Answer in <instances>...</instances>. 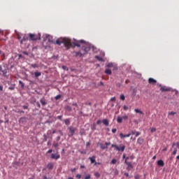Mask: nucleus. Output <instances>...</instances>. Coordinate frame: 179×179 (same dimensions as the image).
<instances>
[{"label":"nucleus","instance_id":"nucleus-1","mask_svg":"<svg viewBox=\"0 0 179 179\" xmlns=\"http://www.w3.org/2000/svg\"><path fill=\"white\" fill-rule=\"evenodd\" d=\"M73 44L76 47H80L82 48V50L84 51L83 52V54H86V52H87V47H89V43H87L86 41L83 40L75 41L73 42Z\"/></svg>","mask_w":179,"mask_h":179},{"label":"nucleus","instance_id":"nucleus-2","mask_svg":"<svg viewBox=\"0 0 179 179\" xmlns=\"http://www.w3.org/2000/svg\"><path fill=\"white\" fill-rule=\"evenodd\" d=\"M56 44L57 45H61V44H64L66 48H71L72 47V42H71V39L68 38H60L56 41Z\"/></svg>","mask_w":179,"mask_h":179},{"label":"nucleus","instance_id":"nucleus-3","mask_svg":"<svg viewBox=\"0 0 179 179\" xmlns=\"http://www.w3.org/2000/svg\"><path fill=\"white\" fill-rule=\"evenodd\" d=\"M8 71H9V68L6 64H3V66L0 65V75L1 76H4V78H8L6 73H8Z\"/></svg>","mask_w":179,"mask_h":179},{"label":"nucleus","instance_id":"nucleus-4","mask_svg":"<svg viewBox=\"0 0 179 179\" xmlns=\"http://www.w3.org/2000/svg\"><path fill=\"white\" fill-rule=\"evenodd\" d=\"M29 36L30 40H31V41H36V40H41V34H38V35L29 34Z\"/></svg>","mask_w":179,"mask_h":179},{"label":"nucleus","instance_id":"nucleus-5","mask_svg":"<svg viewBox=\"0 0 179 179\" xmlns=\"http://www.w3.org/2000/svg\"><path fill=\"white\" fill-rule=\"evenodd\" d=\"M111 148H115L116 150H117L118 152H124V150H125V145H124L122 144L120 145V146H118L115 144H112Z\"/></svg>","mask_w":179,"mask_h":179},{"label":"nucleus","instance_id":"nucleus-6","mask_svg":"<svg viewBox=\"0 0 179 179\" xmlns=\"http://www.w3.org/2000/svg\"><path fill=\"white\" fill-rule=\"evenodd\" d=\"M129 159V157H127L124 163L127 166V170L129 171L131 169H134V166H132V162H128Z\"/></svg>","mask_w":179,"mask_h":179},{"label":"nucleus","instance_id":"nucleus-7","mask_svg":"<svg viewBox=\"0 0 179 179\" xmlns=\"http://www.w3.org/2000/svg\"><path fill=\"white\" fill-rule=\"evenodd\" d=\"M110 145H111V143H105V144L100 143L99 146L102 150H106V149H108Z\"/></svg>","mask_w":179,"mask_h":179},{"label":"nucleus","instance_id":"nucleus-8","mask_svg":"<svg viewBox=\"0 0 179 179\" xmlns=\"http://www.w3.org/2000/svg\"><path fill=\"white\" fill-rule=\"evenodd\" d=\"M159 87L162 92H170V90H171L170 87H164V86H162V85H159Z\"/></svg>","mask_w":179,"mask_h":179},{"label":"nucleus","instance_id":"nucleus-9","mask_svg":"<svg viewBox=\"0 0 179 179\" xmlns=\"http://www.w3.org/2000/svg\"><path fill=\"white\" fill-rule=\"evenodd\" d=\"M61 155L58 153L51 155V159H53L55 160H58V159H59Z\"/></svg>","mask_w":179,"mask_h":179},{"label":"nucleus","instance_id":"nucleus-10","mask_svg":"<svg viewBox=\"0 0 179 179\" xmlns=\"http://www.w3.org/2000/svg\"><path fill=\"white\" fill-rule=\"evenodd\" d=\"M69 132H70V136H73L75 135V131H76V129L73 128V127H69Z\"/></svg>","mask_w":179,"mask_h":179},{"label":"nucleus","instance_id":"nucleus-11","mask_svg":"<svg viewBox=\"0 0 179 179\" xmlns=\"http://www.w3.org/2000/svg\"><path fill=\"white\" fill-rule=\"evenodd\" d=\"M90 162L92 164L94 163V166H100L101 164L100 162H96V158L94 157L90 158Z\"/></svg>","mask_w":179,"mask_h":179},{"label":"nucleus","instance_id":"nucleus-12","mask_svg":"<svg viewBox=\"0 0 179 179\" xmlns=\"http://www.w3.org/2000/svg\"><path fill=\"white\" fill-rule=\"evenodd\" d=\"M148 83L150 85H156V83H157V80H155V78H150L148 79Z\"/></svg>","mask_w":179,"mask_h":179},{"label":"nucleus","instance_id":"nucleus-13","mask_svg":"<svg viewBox=\"0 0 179 179\" xmlns=\"http://www.w3.org/2000/svg\"><path fill=\"white\" fill-rule=\"evenodd\" d=\"M19 122H20V124H24V122H27V117H21V118L20 119V120H19Z\"/></svg>","mask_w":179,"mask_h":179},{"label":"nucleus","instance_id":"nucleus-14","mask_svg":"<svg viewBox=\"0 0 179 179\" xmlns=\"http://www.w3.org/2000/svg\"><path fill=\"white\" fill-rule=\"evenodd\" d=\"M129 136H131V134H123L122 133L120 134V138H129Z\"/></svg>","mask_w":179,"mask_h":179},{"label":"nucleus","instance_id":"nucleus-15","mask_svg":"<svg viewBox=\"0 0 179 179\" xmlns=\"http://www.w3.org/2000/svg\"><path fill=\"white\" fill-rule=\"evenodd\" d=\"M47 169H48V170H52V169H54V164H52V163H48Z\"/></svg>","mask_w":179,"mask_h":179},{"label":"nucleus","instance_id":"nucleus-16","mask_svg":"<svg viewBox=\"0 0 179 179\" xmlns=\"http://www.w3.org/2000/svg\"><path fill=\"white\" fill-rule=\"evenodd\" d=\"M157 164H158V166H160L161 167H163L164 166V162L162 159H159L157 162Z\"/></svg>","mask_w":179,"mask_h":179},{"label":"nucleus","instance_id":"nucleus-17","mask_svg":"<svg viewBox=\"0 0 179 179\" xmlns=\"http://www.w3.org/2000/svg\"><path fill=\"white\" fill-rule=\"evenodd\" d=\"M105 73H106V75H112L113 71H111L110 69H106Z\"/></svg>","mask_w":179,"mask_h":179},{"label":"nucleus","instance_id":"nucleus-18","mask_svg":"<svg viewBox=\"0 0 179 179\" xmlns=\"http://www.w3.org/2000/svg\"><path fill=\"white\" fill-rule=\"evenodd\" d=\"M41 103L42 104V106H45V104H47V102L45 101V99L42 98L40 100Z\"/></svg>","mask_w":179,"mask_h":179},{"label":"nucleus","instance_id":"nucleus-19","mask_svg":"<svg viewBox=\"0 0 179 179\" xmlns=\"http://www.w3.org/2000/svg\"><path fill=\"white\" fill-rule=\"evenodd\" d=\"M34 76H35V78H38L39 76H41V72H38V71H36L35 73H34Z\"/></svg>","mask_w":179,"mask_h":179},{"label":"nucleus","instance_id":"nucleus-20","mask_svg":"<svg viewBox=\"0 0 179 179\" xmlns=\"http://www.w3.org/2000/svg\"><path fill=\"white\" fill-rule=\"evenodd\" d=\"M63 121L66 125H69L71 124V120H69V119H66Z\"/></svg>","mask_w":179,"mask_h":179},{"label":"nucleus","instance_id":"nucleus-21","mask_svg":"<svg viewBox=\"0 0 179 179\" xmlns=\"http://www.w3.org/2000/svg\"><path fill=\"white\" fill-rule=\"evenodd\" d=\"M103 125H106V127H108V120L107 119H105L102 121Z\"/></svg>","mask_w":179,"mask_h":179},{"label":"nucleus","instance_id":"nucleus-22","mask_svg":"<svg viewBox=\"0 0 179 179\" xmlns=\"http://www.w3.org/2000/svg\"><path fill=\"white\" fill-rule=\"evenodd\" d=\"M137 143L138 145H142V143H143V139L138 138L137 140Z\"/></svg>","mask_w":179,"mask_h":179},{"label":"nucleus","instance_id":"nucleus-23","mask_svg":"<svg viewBox=\"0 0 179 179\" xmlns=\"http://www.w3.org/2000/svg\"><path fill=\"white\" fill-rule=\"evenodd\" d=\"M96 59H98V61H101L102 62H104V59H102V57L99 56H95Z\"/></svg>","mask_w":179,"mask_h":179},{"label":"nucleus","instance_id":"nucleus-24","mask_svg":"<svg viewBox=\"0 0 179 179\" xmlns=\"http://www.w3.org/2000/svg\"><path fill=\"white\" fill-rule=\"evenodd\" d=\"M134 111H135V113H137L138 114L143 115V112H142V110H141L139 109H135Z\"/></svg>","mask_w":179,"mask_h":179},{"label":"nucleus","instance_id":"nucleus-25","mask_svg":"<svg viewBox=\"0 0 179 179\" xmlns=\"http://www.w3.org/2000/svg\"><path fill=\"white\" fill-rule=\"evenodd\" d=\"M117 121L119 124H121V122H122V117L118 116L117 117Z\"/></svg>","mask_w":179,"mask_h":179},{"label":"nucleus","instance_id":"nucleus-26","mask_svg":"<svg viewBox=\"0 0 179 179\" xmlns=\"http://www.w3.org/2000/svg\"><path fill=\"white\" fill-rule=\"evenodd\" d=\"M31 68L36 69L38 68V64H31Z\"/></svg>","mask_w":179,"mask_h":179},{"label":"nucleus","instance_id":"nucleus-27","mask_svg":"<svg viewBox=\"0 0 179 179\" xmlns=\"http://www.w3.org/2000/svg\"><path fill=\"white\" fill-rule=\"evenodd\" d=\"M92 48L93 52H97V51H99L97 48L94 47V45H92Z\"/></svg>","mask_w":179,"mask_h":179},{"label":"nucleus","instance_id":"nucleus-28","mask_svg":"<svg viewBox=\"0 0 179 179\" xmlns=\"http://www.w3.org/2000/svg\"><path fill=\"white\" fill-rule=\"evenodd\" d=\"M113 63H108V64H106V68H113Z\"/></svg>","mask_w":179,"mask_h":179},{"label":"nucleus","instance_id":"nucleus-29","mask_svg":"<svg viewBox=\"0 0 179 179\" xmlns=\"http://www.w3.org/2000/svg\"><path fill=\"white\" fill-rule=\"evenodd\" d=\"M66 110H67V111H72V108L69 106H66Z\"/></svg>","mask_w":179,"mask_h":179},{"label":"nucleus","instance_id":"nucleus-30","mask_svg":"<svg viewBox=\"0 0 179 179\" xmlns=\"http://www.w3.org/2000/svg\"><path fill=\"white\" fill-rule=\"evenodd\" d=\"M122 120H124V121H127V120H128V115H124L122 117Z\"/></svg>","mask_w":179,"mask_h":179},{"label":"nucleus","instance_id":"nucleus-31","mask_svg":"<svg viewBox=\"0 0 179 179\" xmlns=\"http://www.w3.org/2000/svg\"><path fill=\"white\" fill-rule=\"evenodd\" d=\"M61 97H62L61 94H58L55 97V100H59V99H61Z\"/></svg>","mask_w":179,"mask_h":179},{"label":"nucleus","instance_id":"nucleus-32","mask_svg":"<svg viewBox=\"0 0 179 179\" xmlns=\"http://www.w3.org/2000/svg\"><path fill=\"white\" fill-rule=\"evenodd\" d=\"M94 176H95V177H96L97 178H99V177H100V173H99V172H95V173H94Z\"/></svg>","mask_w":179,"mask_h":179},{"label":"nucleus","instance_id":"nucleus-33","mask_svg":"<svg viewBox=\"0 0 179 179\" xmlns=\"http://www.w3.org/2000/svg\"><path fill=\"white\" fill-rule=\"evenodd\" d=\"M172 155H173V156H176V155H177V148H174V150H173V152H172Z\"/></svg>","mask_w":179,"mask_h":179},{"label":"nucleus","instance_id":"nucleus-34","mask_svg":"<svg viewBox=\"0 0 179 179\" xmlns=\"http://www.w3.org/2000/svg\"><path fill=\"white\" fill-rule=\"evenodd\" d=\"M111 164H117V159H112Z\"/></svg>","mask_w":179,"mask_h":179},{"label":"nucleus","instance_id":"nucleus-35","mask_svg":"<svg viewBox=\"0 0 179 179\" xmlns=\"http://www.w3.org/2000/svg\"><path fill=\"white\" fill-rule=\"evenodd\" d=\"M176 114H177V113L171 111L169 113V115H176Z\"/></svg>","mask_w":179,"mask_h":179},{"label":"nucleus","instance_id":"nucleus-36","mask_svg":"<svg viewBox=\"0 0 179 179\" xmlns=\"http://www.w3.org/2000/svg\"><path fill=\"white\" fill-rule=\"evenodd\" d=\"M53 146L54 148H58V146H59V144H58V143H54Z\"/></svg>","mask_w":179,"mask_h":179},{"label":"nucleus","instance_id":"nucleus-37","mask_svg":"<svg viewBox=\"0 0 179 179\" xmlns=\"http://www.w3.org/2000/svg\"><path fill=\"white\" fill-rule=\"evenodd\" d=\"M113 174L115 176H118V170L115 169L114 171H113Z\"/></svg>","mask_w":179,"mask_h":179},{"label":"nucleus","instance_id":"nucleus-38","mask_svg":"<svg viewBox=\"0 0 179 179\" xmlns=\"http://www.w3.org/2000/svg\"><path fill=\"white\" fill-rule=\"evenodd\" d=\"M120 99L121 100H125V96L124 94L120 95Z\"/></svg>","mask_w":179,"mask_h":179},{"label":"nucleus","instance_id":"nucleus-39","mask_svg":"<svg viewBox=\"0 0 179 179\" xmlns=\"http://www.w3.org/2000/svg\"><path fill=\"white\" fill-rule=\"evenodd\" d=\"M150 131H151L152 133L156 132V128L152 127L151 129H150Z\"/></svg>","mask_w":179,"mask_h":179},{"label":"nucleus","instance_id":"nucleus-40","mask_svg":"<svg viewBox=\"0 0 179 179\" xmlns=\"http://www.w3.org/2000/svg\"><path fill=\"white\" fill-rule=\"evenodd\" d=\"M76 177V178L80 179V178H82V175L77 174Z\"/></svg>","mask_w":179,"mask_h":179},{"label":"nucleus","instance_id":"nucleus-41","mask_svg":"<svg viewBox=\"0 0 179 179\" xmlns=\"http://www.w3.org/2000/svg\"><path fill=\"white\" fill-rule=\"evenodd\" d=\"M123 110H124V111H127V110H128V106H123Z\"/></svg>","mask_w":179,"mask_h":179},{"label":"nucleus","instance_id":"nucleus-42","mask_svg":"<svg viewBox=\"0 0 179 179\" xmlns=\"http://www.w3.org/2000/svg\"><path fill=\"white\" fill-rule=\"evenodd\" d=\"M57 118H58V120H59L60 121H64V120H62V115H59V116H57Z\"/></svg>","mask_w":179,"mask_h":179},{"label":"nucleus","instance_id":"nucleus-43","mask_svg":"<svg viewBox=\"0 0 179 179\" xmlns=\"http://www.w3.org/2000/svg\"><path fill=\"white\" fill-rule=\"evenodd\" d=\"M62 69H64V71H69L68 67H66V66H62Z\"/></svg>","mask_w":179,"mask_h":179},{"label":"nucleus","instance_id":"nucleus-44","mask_svg":"<svg viewBox=\"0 0 179 179\" xmlns=\"http://www.w3.org/2000/svg\"><path fill=\"white\" fill-rule=\"evenodd\" d=\"M22 40L23 41H26V40H29V38H27V36H24Z\"/></svg>","mask_w":179,"mask_h":179},{"label":"nucleus","instance_id":"nucleus-45","mask_svg":"<svg viewBox=\"0 0 179 179\" xmlns=\"http://www.w3.org/2000/svg\"><path fill=\"white\" fill-rule=\"evenodd\" d=\"M83 179H90V175H87V176L85 177Z\"/></svg>","mask_w":179,"mask_h":179},{"label":"nucleus","instance_id":"nucleus-46","mask_svg":"<svg viewBox=\"0 0 179 179\" xmlns=\"http://www.w3.org/2000/svg\"><path fill=\"white\" fill-rule=\"evenodd\" d=\"M112 132L113 134H115V132H117V129H113Z\"/></svg>","mask_w":179,"mask_h":179},{"label":"nucleus","instance_id":"nucleus-47","mask_svg":"<svg viewBox=\"0 0 179 179\" xmlns=\"http://www.w3.org/2000/svg\"><path fill=\"white\" fill-rule=\"evenodd\" d=\"M9 90H15V87H9Z\"/></svg>","mask_w":179,"mask_h":179},{"label":"nucleus","instance_id":"nucleus-48","mask_svg":"<svg viewBox=\"0 0 179 179\" xmlns=\"http://www.w3.org/2000/svg\"><path fill=\"white\" fill-rule=\"evenodd\" d=\"M22 108H24V110H27L29 108L27 106H23Z\"/></svg>","mask_w":179,"mask_h":179},{"label":"nucleus","instance_id":"nucleus-49","mask_svg":"<svg viewBox=\"0 0 179 179\" xmlns=\"http://www.w3.org/2000/svg\"><path fill=\"white\" fill-rule=\"evenodd\" d=\"M141 135V133L139 131L136 132V136H139Z\"/></svg>","mask_w":179,"mask_h":179},{"label":"nucleus","instance_id":"nucleus-50","mask_svg":"<svg viewBox=\"0 0 179 179\" xmlns=\"http://www.w3.org/2000/svg\"><path fill=\"white\" fill-rule=\"evenodd\" d=\"M19 83L20 85H22V87L24 86V84H23L22 81H19Z\"/></svg>","mask_w":179,"mask_h":179},{"label":"nucleus","instance_id":"nucleus-51","mask_svg":"<svg viewBox=\"0 0 179 179\" xmlns=\"http://www.w3.org/2000/svg\"><path fill=\"white\" fill-rule=\"evenodd\" d=\"M56 141H61V136H57V138H56Z\"/></svg>","mask_w":179,"mask_h":179},{"label":"nucleus","instance_id":"nucleus-52","mask_svg":"<svg viewBox=\"0 0 179 179\" xmlns=\"http://www.w3.org/2000/svg\"><path fill=\"white\" fill-rule=\"evenodd\" d=\"M96 124L100 125V124H101V120H97Z\"/></svg>","mask_w":179,"mask_h":179},{"label":"nucleus","instance_id":"nucleus-53","mask_svg":"<svg viewBox=\"0 0 179 179\" xmlns=\"http://www.w3.org/2000/svg\"><path fill=\"white\" fill-rule=\"evenodd\" d=\"M75 171H76V168L71 169V173H75Z\"/></svg>","mask_w":179,"mask_h":179},{"label":"nucleus","instance_id":"nucleus-54","mask_svg":"<svg viewBox=\"0 0 179 179\" xmlns=\"http://www.w3.org/2000/svg\"><path fill=\"white\" fill-rule=\"evenodd\" d=\"M3 87H2V85H0V92H3Z\"/></svg>","mask_w":179,"mask_h":179},{"label":"nucleus","instance_id":"nucleus-55","mask_svg":"<svg viewBox=\"0 0 179 179\" xmlns=\"http://www.w3.org/2000/svg\"><path fill=\"white\" fill-rule=\"evenodd\" d=\"M110 101H115V97H112L110 99Z\"/></svg>","mask_w":179,"mask_h":179},{"label":"nucleus","instance_id":"nucleus-56","mask_svg":"<svg viewBox=\"0 0 179 179\" xmlns=\"http://www.w3.org/2000/svg\"><path fill=\"white\" fill-rule=\"evenodd\" d=\"M22 54H24V55H29V53L26 51L23 52Z\"/></svg>","mask_w":179,"mask_h":179},{"label":"nucleus","instance_id":"nucleus-57","mask_svg":"<svg viewBox=\"0 0 179 179\" xmlns=\"http://www.w3.org/2000/svg\"><path fill=\"white\" fill-rule=\"evenodd\" d=\"M124 176L126 177H129V173H124Z\"/></svg>","mask_w":179,"mask_h":179},{"label":"nucleus","instance_id":"nucleus-58","mask_svg":"<svg viewBox=\"0 0 179 179\" xmlns=\"http://www.w3.org/2000/svg\"><path fill=\"white\" fill-rule=\"evenodd\" d=\"M44 141H47V135H43Z\"/></svg>","mask_w":179,"mask_h":179},{"label":"nucleus","instance_id":"nucleus-59","mask_svg":"<svg viewBox=\"0 0 179 179\" xmlns=\"http://www.w3.org/2000/svg\"><path fill=\"white\" fill-rule=\"evenodd\" d=\"M99 84H100L101 86H104V83H103V82H101H101L99 83Z\"/></svg>","mask_w":179,"mask_h":179},{"label":"nucleus","instance_id":"nucleus-60","mask_svg":"<svg viewBox=\"0 0 179 179\" xmlns=\"http://www.w3.org/2000/svg\"><path fill=\"white\" fill-rule=\"evenodd\" d=\"M129 159H131V160H134V156H130V157H129Z\"/></svg>","mask_w":179,"mask_h":179},{"label":"nucleus","instance_id":"nucleus-61","mask_svg":"<svg viewBox=\"0 0 179 179\" xmlns=\"http://www.w3.org/2000/svg\"><path fill=\"white\" fill-rule=\"evenodd\" d=\"M47 153H52V150H49Z\"/></svg>","mask_w":179,"mask_h":179},{"label":"nucleus","instance_id":"nucleus-62","mask_svg":"<svg viewBox=\"0 0 179 179\" xmlns=\"http://www.w3.org/2000/svg\"><path fill=\"white\" fill-rule=\"evenodd\" d=\"M166 150H167V148H164V149L162 150L163 152H166Z\"/></svg>","mask_w":179,"mask_h":179},{"label":"nucleus","instance_id":"nucleus-63","mask_svg":"<svg viewBox=\"0 0 179 179\" xmlns=\"http://www.w3.org/2000/svg\"><path fill=\"white\" fill-rule=\"evenodd\" d=\"M73 106H75L76 107H78V103H73Z\"/></svg>","mask_w":179,"mask_h":179},{"label":"nucleus","instance_id":"nucleus-64","mask_svg":"<svg viewBox=\"0 0 179 179\" xmlns=\"http://www.w3.org/2000/svg\"><path fill=\"white\" fill-rule=\"evenodd\" d=\"M135 179H139V176H135Z\"/></svg>","mask_w":179,"mask_h":179}]
</instances>
